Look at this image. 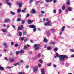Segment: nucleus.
Returning <instances> with one entry per match:
<instances>
[{
    "label": "nucleus",
    "mask_w": 74,
    "mask_h": 74,
    "mask_svg": "<svg viewBox=\"0 0 74 74\" xmlns=\"http://www.w3.org/2000/svg\"><path fill=\"white\" fill-rule=\"evenodd\" d=\"M56 55L57 57L59 58V59L61 61H64L65 58H68V56L66 55H59L58 53H56Z\"/></svg>",
    "instance_id": "obj_1"
},
{
    "label": "nucleus",
    "mask_w": 74,
    "mask_h": 74,
    "mask_svg": "<svg viewBox=\"0 0 74 74\" xmlns=\"http://www.w3.org/2000/svg\"><path fill=\"white\" fill-rule=\"evenodd\" d=\"M40 46V45L38 44H35L34 46V48H35V50H38L39 49V46Z\"/></svg>",
    "instance_id": "obj_2"
},
{
    "label": "nucleus",
    "mask_w": 74,
    "mask_h": 74,
    "mask_svg": "<svg viewBox=\"0 0 74 74\" xmlns=\"http://www.w3.org/2000/svg\"><path fill=\"white\" fill-rule=\"evenodd\" d=\"M51 22V21H48L45 24V26L48 25L49 26H52V25L51 24L49 23Z\"/></svg>",
    "instance_id": "obj_3"
},
{
    "label": "nucleus",
    "mask_w": 74,
    "mask_h": 74,
    "mask_svg": "<svg viewBox=\"0 0 74 74\" xmlns=\"http://www.w3.org/2000/svg\"><path fill=\"white\" fill-rule=\"evenodd\" d=\"M9 22H11V20L9 18H5L4 20V23H7Z\"/></svg>",
    "instance_id": "obj_4"
},
{
    "label": "nucleus",
    "mask_w": 74,
    "mask_h": 74,
    "mask_svg": "<svg viewBox=\"0 0 74 74\" xmlns=\"http://www.w3.org/2000/svg\"><path fill=\"white\" fill-rule=\"evenodd\" d=\"M65 29V26H64L62 27V30L60 32V36H61V35H62V33H63V32H63V31H64V30Z\"/></svg>",
    "instance_id": "obj_5"
},
{
    "label": "nucleus",
    "mask_w": 74,
    "mask_h": 74,
    "mask_svg": "<svg viewBox=\"0 0 74 74\" xmlns=\"http://www.w3.org/2000/svg\"><path fill=\"white\" fill-rule=\"evenodd\" d=\"M38 69V66H36L33 69V71L34 72H36L37 71Z\"/></svg>",
    "instance_id": "obj_6"
},
{
    "label": "nucleus",
    "mask_w": 74,
    "mask_h": 74,
    "mask_svg": "<svg viewBox=\"0 0 74 74\" xmlns=\"http://www.w3.org/2000/svg\"><path fill=\"white\" fill-rule=\"evenodd\" d=\"M29 27L30 28H32V29H34V28H36V27L35 25H31L29 26Z\"/></svg>",
    "instance_id": "obj_7"
},
{
    "label": "nucleus",
    "mask_w": 74,
    "mask_h": 74,
    "mask_svg": "<svg viewBox=\"0 0 74 74\" xmlns=\"http://www.w3.org/2000/svg\"><path fill=\"white\" fill-rule=\"evenodd\" d=\"M31 12L32 14H35L36 12V11L34 9H32L31 10Z\"/></svg>",
    "instance_id": "obj_8"
},
{
    "label": "nucleus",
    "mask_w": 74,
    "mask_h": 74,
    "mask_svg": "<svg viewBox=\"0 0 74 74\" xmlns=\"http://www.w3.org/2000/svg\"><path fill=\"white\" fill-rule=\"evenodd\" d=\"M23 25H21V27H18V30H22V29H23Z\"/></svg>",
    "instance_id": "obj_9"
},
{
    "label": "nucleus",
    "mask_w": 74,
    "mask_h": 74,
    "mask_svg": "<svg viewBox=\"0 0 74 74\" xmlns=\"http://www.w3.org/2000/svg\"><path fill=\"white\" fill-rule=\"evenodd\" d=\"M3 45H4V46L5 47V48H8V47L7 46V43L6 42L3 43Z\"/></svg>",
    "instance_id": "obj_10"
},
{
    "label": "nucleus",
    "mask_w": 74,
    "mask_h": 74,
    "mask_svg": "<svg viewBox=\"0 0 74 74\" xmlns=\"http://www.w3.org/2000/svg\"><path fill=\"white\" fill-rule=\"evenodd\" d=\"M33 20H31L30 19H29L28 21V24H30L32 22H33Z\"/></svg>",
    "instance_id": "obj_11"
},
{
    "label": "nucleus",
    "mask_w": 74,
    "mask_h": 74,
    "mask_svg": "<svg viewBox=\"0 0 74 74\" xmlns=\"http://www.w3.org/2000/svg\"><path fill=\"white\" fill-rule=\"evenodd\" d=\"M47 41L48 40H47V39L45 38L43 40V42H47Z\"/></svg>",
    "instance_id": "obj_12"
},
{
    "label": "nucleus",
    "mask_w": 74,
    "mask_h": 74,
    "mask_svg": "<svg viewBox=\"0 0 74 74\" xmlns=\"http://www.w3.org/2000/svg\"><path fill=\"white\" fill-rule=\"evenodd\" d=\"M20 51V53L22 54V53H23L24 52H25V51L23 50H21Z\"/></svg>",
    "instance_id": "obj_13"
},
{
    "label": "nucleus",
    "mask_w": 74,
    "mask_h": 74,
    "mask_svg": "<svg viewBox=\"0 0 74 74\" xmlns=\"http://www.w3.org/2000/svg\"><path fill=\"white\" fill-rule=\"evenodd\" d=\"M1 31L3 33H5V32H6V30L5 29H2Z\"/></svg>",
    "instance_id": "obj_14"
},
{
    "label": "nucleus",
    "mask_w": 74,
    "mask_h": 74,
    "mask_svg": "<svg viewBox=\"0 0 74 74\" xmlns=\"http://www.w3.org/2000/svg\"><path fill=\"white\" fill-rule=\"evenodd\" d=\"M10 62H14V59H10Z\"/></svg>",
    "instance_id": "obj_15"
},
{
    "label": "nucleus",
    "mask_w": 74,
    "mask_h": 74,
    "mask_svg": "<svg viewBox=\"0 0 74 74\" xmlns=\"http://www.w3.org/2000/svg\"><path fill=\"white\" fill-rule=\"evenodd\" d=\"M22 2H20L19 3V8H21L22 7Z\"/></svg>",
    "instance_id": "obj_16"
},
{
    "label": "nucleus",
    "mask_w": 74,
    "mask_h": 74,
    "mask_svg": "<svg viewBox=\"0 0 74 74\" xmlns=\"http://www.w3.org/2000/svg\"><path fill=\"white\" fill-rule=\"evenodd\" d=\"M4 70V68L2 67V66H0V70Z\"/></svg>",
    "instance_id": "obj_17"
},
{
    "label": "nucleus",
    "mask_w": 74,
    "mask_h": 74,
    "mask_svg": "<svg viewBox=\"0 0 74 74\" xmlns=\"http://www.w3.org/2000/svg\"><path fill=\"white\" fill-rule=\"evenodd\" d=\"M7 37H11V35L9 33H7Z\"/></svg>",
    "instance_id": "obj_18"
},
{
    "label": "nucleus",
    "mask_w": 74,
    "mask_h": 74,
    "mask_svg": "<svg viewBox=\"0 0 74 74\" xmlns=\"http://www.w3.org/2000/svg\"><path fill=\"white\" fill-rule=\"evenodd\" d=\"M50 30L51 31V32H55V29L51 28L50 29Z\"/></svg>",
    "instance_id": "obj_19"
},
{
    "label": "nucleus",
    "mask_w": 74,
    "mask_h": 74,
    "mask_svg": "<svg viewBox=\"0 0 74 74\" xmlns=\"http://www.w3.org/2000/svg\"><path fill=\"white\" fill-rule=\"evenodd\" d=\"M11 14L12 15H15V13L14 12H13L11 11Z\"/></svg>",
    "instance_id": "obj_20"
},
{
    "label": "nucleus",
    "mask_w": 74,
    "mask_h": 74,
    "mask_svg": "<svg viewBox=\"0 0 74 74\" xmlns=\"http://www.w3.org/2000/svg\"><path fill=\"white\" fill-rule=\"evenodd\" d=\"M27 34V32L26 31H24L23 32V35H26Z\"/></svg>",
    "instance_id": "obj_21"
},
{
    "label": "nucleus",
    "mask_w": 74,
    "mask_h": 74,
    "mask_svg": "<svg viewBox=\"0 0 74 74\" xmlns=\"http://www.w3.org/2000/svg\"><path fill=\"white\" fill-rule=\"evenodd\" d=\"M6 3L8 5H9V6H10V5H11V3H10L9 2H7Z\"/></svg>",
    "instance_id": "obj_22"
},
{
    "label": "nucleus",
    "mask_w": 74,
    "mask_h": 74,
    "mask_svg": "<svg viewBox=\"0 0 74 74\" xmlns=\"http://www.w3.org/2000/svg\"><path fill=\"white\" fill-rule=\"evenodd\" d=\"M46 33L49 36L50 35V34H51V33L48 32H46Z\"/></svg>",
    "instance_id": "obj_23"
},
{
    "label": "nucleus",
    "mask_w": 74,
    "mask_h": 74,
    "mask_svg": "<svg viewBox=\"0 0 74 74\" xmlns=\"http://www.w3.org/2000/svg\"><path fill=\"white\" fill-rule=\"evenodd\" d=\"M68 9L69 11H72V9H71V8L68 7Z\"/></svg>",
    "instance_id": "obj_24"
},
{
    "label": "nucleus",
    "mask_w": 74,
    "mask_h": 74,
    "mask_svg": "<svg viewBox=\"0 0 74 74\" xmlns=\"http://www.w3.org/2000/svg\"><path fill=\"white\" fill-rule=\"evenodd\" d=\"M58 48H57V47H55L54 48V51L55 52H56L58 51Z\"/></svg>",
    "instance_id": "obj_25"
},
{
    "label": "nucleus",
    "mask_w": 74,
    "mask_h": 74,
    "mask_svg": "<svg viewBox=\"0 0 74 74\" xmlns=\"http://www.w3.org/2000/svg\"><path fill=\"white\" fill-rule=\"evenodd\" d=\"M58 11L59 14H61V13H62V9H60Z\"/></svg>",
    "instance_id": "obj_26"
},
{
    "label": "nucleus",
    "mask_w": 74,
    "mask_h": 74,
    "mask_svg": "<svg viewBox=\"0 0 74 74\" xmlns=\"http://www.w3.org/2000/svg\"><path fill=\"white\" fill-rule=\"evenodd\" d=\"M17 22H19L21 21V19L19 18H18L17 19Z\"/></svg>",
    "instance_id": "obj_27"
},
{
    "label": "nucleus",
    "mask_w": 74,
    "mask_h": 74,
    "mask_svg": "<svg viewBox=\"0 0 74 74\" xmlns=\"http://www.w3.org/2000/svg\"><path fill=\"white\" fill-rule=\"evenodd\" d=\"M55 42H54L51 41L50 42V44H55Z\"/></svg>",
    "instance_id": "obj_28"
},
{
    "label": "nucleus",
    "mask_w": 74,
    "mask_h": 74,
    "mask_svg": "<svg viewBox=\"0 0 74 74\" xmlns=\"http://www.w3.org/2000/svg\"><path fill=\"white\" fill-rule=\"evenodd\" d=\"M19 34L20 37H21V36H22V32H19Z\"/></svg>",
    "instance_id": "obj_29"
},
{
    "label": "nucleus",
    "mask_w": 74,
    "mask_h": 74,
    "mask_svg": "<svg viewBox=\"0 0 74 74\" xmlns=\"http://www.w3.org/2000/svg\"><path fill=\"white\" fill-rule=\"evenodd\" d=\"M21 11V9L19 8L17 10V12H18V13H19V12H20V11Z\"/></svg>",
    "instance_id": "obj_30"
},
{
    "label": "nucleus",
    "mask_w": 74,
    "mask_h": 74,
    "mask_svg": "<svg viewBox=\"0 0 74 74\" xmlns=\"http://www.w3.org/2000/svg\"><path fill=\"white\" fill-rule=\"evenodd\" d=\"M28 40H29V39H28V38H27L24 39V41H25V42H26L27 41H28Z\"/></svg>",
    "instance_id": "obj_31"
},
{
    "label": "nucleus",
    "mask_w": 74,
    "mask_h": 74,
    "mask_svg": "<svg viewBox=\"0 0 74 74\" xmlns=\"http://www.w3.org/2000/svg\"><path fill=\"white\" fill-rule=\"evenodd\" d=\"M70 0H68L67 1V4H68V5H69L70 4Z\"/></svg>",
    "instance_id": "obj_32"
},
{
    "label": "nucleus",
    "mask_w": 74,
    "mask_h": 74,
    "mask_svg": "<svg viewBox=\"0 0 74 74\" xmlns=\"http://www.w3.org/2000/svg\"><path fill=\"white\" fill-rule=\"evenodd\" d=\"M20 53V52L19 51H16V55H18L19 53Z\"/></svg>",
    "instance_id": "obj_33"
},
{
    "label": "nucleus",
    "mask_w": 74,
    "mask_h": 74,
    "mask_svg": "<svg viewBox=\"0 0 74 74\" xmlns=\"http://www.w3.org/2000/svg\"><path fill=\"white\" fill-rule=\"evenodd\" d=\"M62 8L63 10H64L65 9V7H64V6H63Z\"/></svg>",
    "instance_id": "obj_34"
},
{
    "label": "nucleus",
    "mask_w": 74,
    "mask_h": 74,
    "mask_svg": "<svg viewBox=\"0 0 74 74\" xmlns=\"http://www.w3.org/2000/svg\"><path fill=\"white\" fill-rule=\"evenodd\" d=\"M29 16H30V14H29L27 13V14L26 17H27V18H28V17H29Z\"/></svg>",
    "instance_id": "obj_35"
},
{
    "label": "nucleus",
    "mask_w": 74,
    "mask_h": 74,
    "mask_svg": "<svg viewBox=\"0 0 74 74\" xmlns=\"http://www.w3.org/2000/svg\"><path fill=\"white\" fill-rule=\"evenodd\" d=\"M34 1L33 0H30L29 1V3H33Z\"/></svg>",
    "instance_id": "obj_36"
},
{
    "label": "nucleus",
    "mask_w": 74,
    "mask_h": 74,
    "mask_svg": "<svg viewBox=\"0 0 74 74\" xmlns=\"http://www.w3.org/2000/svg\"><path fill=\"white\" fill-rule=\"evenodd\" d=\"M15 47H18V44L16 43L15 44Z\"/></svg>",
    "instance_id": "obj_37"
},
{
    "label": "nucleus",
    "mask_w": 74,
    "mask_h": 74,
    "mask_svg": "<svg viewBox=\"0 0 74 74\" xmlns=\"http://www.w3.org/2000/svg\"><path fill=\"white\" fill-rule=\"evenodd\" d=\"M53 12L54 14H56V10H53Z\"/></svg>",
    "instance_id": "obj_38"
},
{
    "label": "nucleus",
    "mask_w": 74,
    "mask_h": 74,
    "mask_svg": "<svg viewBox=\"0 0 74 74\" xmlns=\"http://www.w3.org/2000/svg\"><path fill=\"white\" fill-rule=\"evenodd\" d=\"M47 50H51V47H48L47 48Z\"/></svg>",
    "instance_id": "obj_39"
},
{
    "label": "nucleus",
    "mask_w": 74,
    "mask_h": 74,
    "mask_svg": "<svg viewBox=\"0 0 74 74\" xmlns=\"http://www.w3.org/2000/svg\"><path fill=\"white\" fill-rule=\"evenodd\" d=\"M25 22V20H23L22 21V24H24V23Z\"/></svg>",
    "instance_id": "obj_40"
},
{
    "label": "nucleus",
    "mask_w": 74,
    "mask_h": 74,
    "mask_svg": "<svg viewBox=\"0 0 74 74\" xmlns=\"http://www.w3.org/2000/svg\"><path fill=\"white\" fill-rule=\"evenodd\" d=\"M41 72H42V73H44V69H42V70L41 71Z\"/></svg>",
    "instance_id": "obj_41"
},
{
    "label": "nucleus",
    "mask_w": 74,
    "mask_h": 74,
    "mask_svg": "<svg viewBox=\"0 0 74 74\" xmlns=\"http://www.w3.org/2000/svg\"><path fill=\"white\" fill-rule=\"evenodd\" d=\"M70 51L72 52H74V50L73 49H71L70 50Z\"/></svg>",
    "instance_id": "obj_42"
},
{
    "label": "nucleus",
    "mask_w": 74,
    "mask_h": 74,
    "mask_svg": "<svg viewBox=\"0 0 74 74\" xmlns=\"http://www.w3.org/2000/svg\"><path fill=\"white\" fill-rule=\"evenodd\" d=\"M24 37H22L21 38V40L22 41H23V40H24Z\"/></svg>",
    "instance_id": "obj_43"
},
{
    "label": "nucleus",
    "mask_w": 74,
    "mask_h": 74,
    "mask_svg": "<svg viewBox=\"0 0 74 74\" xmlns=\"http://www.w3.org/2000/svg\"><path fill=\"white\" fill-rule=\"evenodd\" d=\"M41 13L42 14H44V13H45V11H41Z\"/></svg>",
    "instance_id": "obj_44"
},
{
    "label": "nucleus",
    "mask_w": 74,
    "mask_h": 74,
    "mask_svg": "<svg viewBox=\"0 0 74 74\" xmlns=\"http://www.w3.org/2000/svg\"><path fill=\"white\" fill-rule=\"evenodd\" d=\"M16 3L17 5H19V3H20V2H19L17 1Z\"/></svg>",
    "instance_id": "obj_45"
},
{
    "label": "nucleus",
    "mask_w": 74,
    "mask_h": 74,
    "mask_svg": "<svg viewBox=\"0 0 74 74\" xmlns=\"http://www.w3.org/2000/svg\"><path fill=\"white\" fill-rule=\"evenodd\" d=\"M29 65H27L26 66L25 68H26V69H28V68H29Z\"/></svg>",
    "instance_id": "obj_46"
},
{
    "label": "nucleus",
    "mask_w": 74,
    "mask_h": 74,
    "mask_svg": "<svg viewBox=\"0 0 74 74\" xmlns=\"http://www.w3.org/2000/svg\"><path fill=\"white\" fill-rule=\"evenodd\" d=\"M26 12V10H21V12Z\"/></svg>",
    "instance_id": "obj_47"
},
{
    "label": "nucleus",
    "mask_w": 74,
    "mask_h": 74,
    "mask_svg": "<svg viewBox=\"0 0 74 74\" xmlns=\"http://www.w3.org/2000/svg\"><path fill=\"white\" fill-rule=\"evenodd\" d=\"M33 31L34 32H35L36 31V28H34Z\"/></svg>",
    "instance_id": "obj_48"
},
{
    "label": "nucleus",
    "mask_w": 74,
    "mask_h": 74,
    "mask_svg": "<svg viewBox=\"0 0 74 74\" xmlns=\"http://www.w3.org/2000/svg\"><path fill=\"white\" fill-rule=\"evenodd\" d=\"M46 3H49V0H45Z\"/></svg>",
    "instance_id": "obj_49"
},
{
    "label": "nucleus",
    "mask_w": 74,
    "mask_h": 74,
    "mask_svg": "<svg viewBox=\"0 0 74 74\" xmlns=\"http://www.w3.org/2000/svg\"><path fill=\"white\" fill-rule=\"evenodd\" d=\"M11 45H13L14 44V43L13 42H11Z\"/></svg>",
    "instance_id": "obj_50"
},
{
    "label": "nucleus",
    "mask_w": 74,
    "mask_h": 74,
    "mask_svg": "<svg viewBox=\"0 0 74 74\" xmlns=\"http://www.w3.org/2000/svg\"><path fill=\"white\" fill-rule=\"evenodd\" d=\"M17 65H18L17 63H15L14 64V66H17Z\"/></svg>",
    "instance_id": "obj_51"
},
{
    "label": "nucleus",
    "mask_w": 74,
    "mask_h": 74,
    "mask_svg": "<svg viewBox=\"0 0 74 74\" xmlns=\"http://www.w3.org/2000/svg\"><path fill=\"white\" fill-rule=\"evenodd\" d=\"M53 3L54 4L55 3H56V0H54L53 1Z\"/></svg>",
    "instance_id": "obj_52"
},
{
    "label": "nucleus",
    "mask_w": 74,
    "mask_h": 74,
    "mask_svg": "<svg viewBox=\"0 0 74 74\" xmlns=\"http://www.w3.org/2000/svg\"><path fill=\"white\" fill-rule=\"evenodd\" d=\"M12 27H13V28H14V29H15V25H12Z\"/></svg>",
    "instance_id": "obj_53"
},
{
    "label": "nucleus",
    "mask_w": 74,
    "mask_h": 74,
    "mask_svg": "<svg viewBox=\"0 0 74 74\" xmlns=\"http://www.w3.org/2000/svg\"><path fill=\"white\" fill-rule=\"evenodd\" d=\"M38 56L39 58H40V57H41V54L40 53H39L38 55Z\"/></svg>",
    "instance_id": "obj_54"
},
{
    "label": "nucleus",
    "mask_w": 74,
    "mask_h": 74,
    "mask_svg": "<svg viewBox=\"0 0 74 74\" xmlns=\"http://www.w3.org/2000/svg\"><path fill=\"white\" fill-rule=\"evenodd\" d=\"M39 62L40 63H42V60H39Z\"/></svg>",
    "instance_id": "obj_55"
},
{
    "label": "nucleus",
    "mask_w": 74,
    "mask_h": 74,
    "mask_svg": "<svg viewBox=\"0 0 74 74\" xmlns=\"http://www.w3.org/2000/svg\"><path fill=\"white\" fill-rule=\"evenodd\" d=\"M39 3H40V1H37L36 2V4H37Z\"/></svg>",
    "instance_id": "obj_56"
},
{
    "label": "nucleus",
    "mask_w": 74,
    "mask_h": 74,
    "mask_svg": "<svg viewBox=\"0 0 74 74\" xmlns=\"http://www.w3.org/2000/svg\"><path fill=\"white\" fill-rule=\"evenodd\" d=\"M18 74H25V73L23 72V73H22V72H20L18 73Z\"/></svg>",
    "instance_id": "obj_57"
},
{
    "label": "nucleus",
    "mask_w": 74,
    "mask_h": 74,
    "mask_svg": "<svg viewBox=\"0 0 74 74\" xmlns=\"http://www.w3.org/2000/svg\"><path fill=\"white\" fill-rule=\"evenodd\" d=\"M2 5V3L0 2V10L1 9V6Z\"/></svg>",
    "instance_id": "obj_58"
},
{
    "label": "nucleus",
    "mask_w": 74,
    "mask_h": 74,
    "mask_svg": "<svg viewBox=\"0 0 74 74\" xmlns=\"http://www.w3.org/2000/svg\"><path fill=\"white\" fill-rule=\"evenodd\" d=\"M18 17L19 18H21V14H18Z\"/></svg>",
    "instance_id": "obj_59"
},
{
    "label": "nucleus",
    "mask_w": 74,
    "mask_h": 74,
    "mask_svg": "<svg viewBox=\"0 0 74 74\" xmlns=\"http://www.w3.org/2000/svg\"><path fill=\"white\" fill-rule=\"evenodd\" d=\"M51 64H47V66H51Z\"/></svg>",
    "instance_id": "obj_60"
},
{
    "label": "nucleus",
    "mask_w": 74,
    "mask_h": 74,
    "mask_svg": "<svg viewBox=\"0 0 74 74\" xmlns=\"http://www.w3.org/2000/svg\"><path fill=\"white\" fill-rule=\"evenodd\" d=\"M10 27V26L9 25H8L6 27L8 29L9 28V27Z\"/></svg>",
    "instance_id": "obj_61"
},
{
    "label": "nucleus",
    "mask_w": 74,
    "mask_h": 74,
    "mask_svg": "<svg viewBox=\"0 0 74 74\" xmlns=\"http://www.w3.org/2000/svg\"><path fill=\"white\" fill-rule=\"evenodd\" d=\"M5 1H6V3H8V1H10V0H5Z\"/></svg>",
    "instance_id": "obj_62"
},
{
    "label": "nucleus",
    "mask_w": 74,
    "mask_h": 74,
    "mask_svg": "<svg viewBox=\"0 0 74 74\" xmlns=\"http://www.w3.org/2000/svg\"><path fill=\"white\" fill-rule=\"evenodd\" d=\"M53 66L54 67H56V65L55 64H53Z\"/></svg>",
    "instance_id": "obj_63"
},
{
    "label": "nucleus",
    "mask_w": 74,
    "mask_h": 74,
    "mask_svg": "<svg viewBox=\"0 0 74 74\" xmlns=\"http://www.w3.org/2000/svg\"><path fill=\"white\" fill-rule=\"evenodd\" d=\"M41 66V64H38V67H40Z\"/></svg>",
    "instance_id": "obj_64"
}]
</instances>
